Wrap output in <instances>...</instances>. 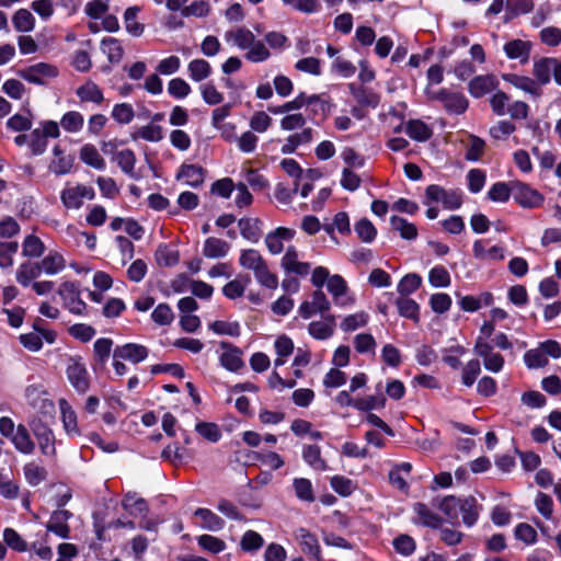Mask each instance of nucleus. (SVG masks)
Listing matches in <instances>:
<instances>
[{"mask_svg": "<svg viewBox=\"0 0 561 561\" xmlns=\"http://www.w3.org/2000/svg\"><path fill=\"white\" fill-rule=\"evenodd\" d=\"M432 203H442L446 209H458L462 204V194L460 190H446L439 185L432 184L425 192V205Z\"/></svg>", "mask_w": 561, "mask_h": 561, "instance_id": "obj_1", "label": "nucleus"}, {"mask_svg": "<svg viewBox=\"0 0 561 561\" xmlns=\"http://www.w3.org/2000/svg\"><path fill=\"white\" fill-rule=\"evenodd\" d=\"M66 375L77 392L83 394L90 389V375L81 357H69Z\"/></svg>", "mask_w": 561, "mask_h": 561, "instance_id": "obj_2", "label": "nucleus"}, {"mask_svg": "<svg viewBox=\"0 0 561 561\" xmlns=\"http://www.w3.org/2000/svg\"><path fill=\"white\" fill-rule=\"evenodd\" d=\"M30 427L35 436L42 454L46 457L56 455L55 435L53 430L41 417H33Z\"/></svg>", "mask_w": 561, "mask_h": 561, "instance_id": "obj_3", "label": "nucleus"}, {"mask_svg": "<svg viewBox=\"0 0 561 561\" xmlns=\"http://www.w3.org/2000/svg\"><path fill=\"white\" fill-rule=\"evenodd\" d=\"M25 399L34 411L44 415L53 416L55 404L48 398V393L43 385H30L25 388Z\"/></svg>", "mask_w": 561, "mask_h": 561, "instance_id": "obj_4", "label": "nucleus"}, {"mask_svg": "<svg viewBox=\"0 0 561 561\" xmlns=\"http://www.w3.org/2000/svg\"><path fill=\"white\" fill-rule=\"evenodd\" d=\"M513 198L524 208H537L543 203V195L526 183L512 182Z\"/></svg>", "mask_w": 561, "mask_h": 561, "instance_id": "obj_5", "label": "nucleus"}, {"mask_svg": "<svg viewBox=\"0 0 561 561\" xmlns=\"http://www.w3.org/2000/svg\"><path fill=\"white\" fill-rule=\"evenodd\" d=\"M58 295L64 300V306L75 314H83L87 305L80 298V290L76 283L64 282L58 289Z\"/></svg>", "mask_w": 561, "mask_h": 561, "instance_id": "obj_6", "label": "nucleus"}, {"mask_svg": "<svg viewBox=\"0 0 561 561\" xmlns=\"http://www.w3.org/2000/svg\"><path fill=\"white\" fill-rule=\"evenodd\" d=\"M61 202L66 208L79 209L83 205V199H93L94 191L82 184L66 186L60 195Z\"/></svg>", "mask_w": 561, "mask_h": 561, "instance_id": "obj_7", "label": "nucleus"}, {"mask_svg": "<svg viewBox=\"0 0 561 561\" xmlns=\"http://www.w3.org/2000/svg\"><path fill=\"white\" fill-rule=\"evenodd\" d=\"M473 352L483 359V365L486 370L499 373L503 368V356L499 353H494L493 346L490 343H484L481 340L476 341Z\"/></svg>", "mask_w": 561, "mask_h": 561, "instance_id": "obj_8", "label": "nucleus"}, {"mask_svg": "<svg viewBox=\"0 0 561 561\" xmlns=\"http://www.w3.org/2000/svg\"><path fill=\"white\" fill-rule=\"evenodd\" d=\"M296 232L294 229L278 227L265 236L264 242L267 251L272 255L280 254L284 251V242L294 239Z\"/></svg>", "mask_w": 561, "mask_h": 561, "instance_id": "obj_9", "label": "nucleus"}, {"mask_svg": "<svg viewBox=\"0 0 561 561\" xmlns=\"http://www.w3.org/2000/svg\"><path fill=\"white\" fill-rule=\"evenodd\" d=\"M306 103H317L320 105L321 111L325 113L328 111V104L320 99L319 95L307 96L305 93L298 94L294 100L286 102L283 105L268 107V111L273 114H284L291 111L301 108Z\"/></svg>", "mask_w": 561, "mask_h": 561, "instance_id": "obj_10", "label": "nucleus"}, {"mask_svg": "<svg viewBox=\"0 0 561 561\" xmlns=\"http://www.w3.org/2000/svg\"><path fill=\"white\" fill-rule=\"evenodd\" d=\"M149 352L146 346L136 343L117 345L113 350V357H122L124 360H128L133 364H138L145 360Z\"/></svg>", "mask_w": 561, "mask_h": 561, "instance_id": "obj_11", "label": "nucleus"}, {"mask_svg": "<svg viewBox=\"0 0 561 561\" xmlns=\"http://www.w3.org/2000/svg\"><path fill=\"white\" fill-rule=\"evenodd\" d=\"M280 266L284 271L299 276H306L310 271V264L299 261L298 251L293 245L286 249Z\"/></svg>", "mask_w": 561, "mask_h": 561, "instance_id": "obj_12", "label": "nucleus"}, {"mask_svg": "<svg viewBox=\"0 0 561 561\" xmlns=\"http://www.w3.org/2000/svg\"><path fill=\"white\" fill-rule=\"evenodd\" d=\"M21 76L28 82L43 84L44 78L57 76V69L48 64L39 62L21 71Z\"/></svg>", "mask_w": 561, "mask_h": 561, "instance_id": "obj_13", "label": "nucleus"}, {"mask_svg": "<svg viewBox=\"0 0 561 561\" xmlns=\"http://www.w3.org/2000/svg\"><path fill=\"white\" fill-rule=\"evenodd\" d=\"M503 50L507 58L517 59L519 64L525 65L529 61L531 43L523 39L508 41Z\"/></svg>", "mask_w": 561, "mask_h": 561, "instance_id": "obj_14", "label": "nucleus"}, {"mask_svg": "<svg viewBox=\"0 0 561 561\" xmlns=\"http://www.w3.org/2000/svg\"><path fill=\"white\" fill-rule=\"evenodd\" d=\"M499 84L497 79L493 75H483L474 77L468 84L469 93L476 98H482L483 95L492 92Z\"/></svg>", "mask_w": 561, "mask_h": 561, "instance_id": "obj_15", "label": "nucleus"}, {"mask_svg": "<svg viewBox=\"0 0 561 561\" xmlns=\"http://www.w3.org/2000/svg\"><path fill=\"white\" fill-rule=\"evenodd\" d=\"M71 516L72 514L69 511H55L46 525L47 530L56 534L60 538H68L70 533L68 520Z\"/></svg>", "mask_w": 561, "mask_h": 561, "instance_id": "obj_16", "label": "nucleus"}, {"mask_svg": "<svg viewBox=\"0 0 561 561\" xmlns=\"http://www.w3.org/2000/svg\"><path fill=\"white\" fill-rule=\"evenodd\" d=\"M220 347L224 350L219 356L220 365L227 370L238 371L243 366L241 351L227 342H221Z\"/></svg>", "mask_w": 561, "mask_h": 561, "instance_id": "obj_17", "label": "nucleus"}, {"mask_svg": "<svg viewBox=\"0 0 561 561\" xmlns=\"http://www.w3.org/2000/svg\"><path fill=\"white\" fill-rule=\"evenodd\" d=\"M334 327L335 318L330 314L322 320L310 322L308 332L316 340H328L333 335Z\"/></svg>", "mask_w": 561, "mask_h": 561, "instance_id": "obj_18", "label": "nucleus"}, {"mask_svg": "<svg viewBox=\"0 0 561 561\" xmlns=\"http://www.w3.org/2000/svg\"><path fill=\"white\" fill-rule=\"evenodd\" d=\"M503 80L507 83L512 84L516 89H519L526 93H529L535 96H539L541 94V89L537 84V82L526 76H519L516 73H504L502 76Z\"/></svg>", "mask_w": 561, "mask_h": 561, "instance_id": "obj_19", "label": "nucleus"}, {"mask_svg": "<svg viewBox=\"0 0 561 561\" xmlns=\"http://www.w3.org/2000/svg\"><path fill=\"white\" fill-rule=\"evenodd\" d=\"M485 240H477L473 243L472 251L477 260L480 261H502L504 259V248L500 245H492L489 249L485 247Z\"/></svg>", "mask_w": 561, "mask_h": 561, "instance_id": "obj_20", "label": "nucleus"}, {"mask_svg": "<svg viewBox=\"0 0 561 561\" xmlns=\"http://www.w3.org/2000/svg\"><path fill=\"white\" fill-rule=\"evenodd\" d=\"M295 538L299 541L302 551L319 560L320 559V546L317 537L306 528H298L295 531Z\"/></svg>", "mask_w": 561, "mask_h": 561, "instance_id": "obj_21", "label": "nucleus"}, {"mask_svg": "<svg viewBox=\"0 0 561 561\" xmlns=\"http://www.w3.org/2000/svg\"><path fill=\"white\" fill-rule=\"evenodd\" d=\"M328 290L333 296L334 302L340 306H346L352 304L353 300L351 298H345V294L347 291L346 282L340 275H332L329 277L327 283Z\"/></svg>", "mask_w": 561, "mask_h": 561, "instance_id": "obj_22", "label": "nucleus"}, {"mask_svg": "<svg viewBox=\"0 0 561 561\" xmlns=\"http://www.w3.org/2000/svg\"><path fill=\"white\" fill-rule=\"evenodd\" d=\"M348 88L351 94L360 106L373 108L378 106L380 102V96L378 93L371 91L370 89L355 85L354 83L348 84Z\"/></svg>", "mask_w": 561, "mask_h": 561, "instance_id": "obj_23", "label": "nucleus"}, {"mask_svg": "<svg viewBox=\"0 0 561 561\" xmlns=\"http://www.w3.org/2000/svg\"><path fill=\"white\" fill-rule=\"evenodd\" d=\"M15 449L24 455L33 454L35 444L31 438L27 428L23 424L16 426L14 435L10 438Z\"/></svg>", "mask_w": 561, "mask_h": 561, "instance_id": "obj_24", "label": "nucleus"}, {"mask_svg": "<svg viewBox=\"0 0 561 561\" xmlns=\"http://www.w3.org/2000/svg\"><path fill=\"white\" fill-rule=\"evenodd\" d=\"M480 511L481 506L473 496L461 499L459 515H461L466 526L471 527L477 523Z\"/></svg>", "mask_w": 561, "mask_h": 561, "instance_id": "obj_25", "label": "nucleus"}, {"mask_svg": "<svg viewBox=\"0 0 561 561\" xmlns=\"http://www.w3.org/2000/svg\"><path fill=\"white\" fill-rule=\"evenodd\" d=\"M230 251V244L219 238L209 237L205 240L203 254L208 259L225 257Z\"/></svg>", "mask_w": 561, "mask_h": 561, "instance_id": "obj_26", "label": "nucleus"}, {"mask_svg": "<svg viewBox=\"0 0 561 561\" xmlns=\"http://www.w3.org/2000/svg\"><path fill=\"white\" fill-rule=\"evenodd\" d=\"M178 180L185 185L197 187L204 182V170L199 165L183 164L178 173Z\"/></svg>", "mask_w": 561, "mask_h": 561, "instance_id": "obj_27", "label": "nucleus"}, {"mask_svg": "<svg viewBox=\"0 0 561 561\" xmlns=\"http://www.w3.org/2000/svg\"><path fill=\"white\" fill-rule=\"evenodd\" d=\"M61 421L66 433L69 436H79L80 431L77 423V414L65 399L59 400Z\"/></svg>", "mask_w": 561, "mask_h": 561, "instance_id": "obj_28", "label": "nucleus"}, {"mask_svg": "<svg viewBox=\"0 0 561 561\" xmlns=\"http://www.w3.org/2000/svg\"><path fill=\"white\" fill-rule=\"evenodd\" d=\"M225 39L228 43H232L238 48L247 50V48L255 41V35L249 28L238 27L226 32Z\"/></svg>", "mask_w": 561, "mask_h": 561, "instance_id": "obj_29", "label": "nucleus"}, {"mask_svg": "<svg viewBox=\"0 0 561 561\" xmlns=\"http://www.w3.org/2000/svg\"><path fill=\"white\" fill-rule=\"evenodd\" d=\"M42 273L46 275H56L65 270L66 261L58 252L48 253L41 262H38Z\"/></svg>", "mask_w": 561, "mask_h": 561, "instance_id": "obj_30", "label": "nucleus"}, {"mask_svg": "<svg viewBox=\"0 0 561 561\" xmlns=\"http://www.w3.org/2000/svg\"><path fill=\"white\" fill-rule=\"evenodd\" d=\"M261 224L257 218H241L238 221L241 236L253 243H256L261 238Z\"/></svg>", "mask_w": 561, "mask_h": 561, "instance_id": "obj_31", "label": "nucleus"}, {"mask_svg": "<svg viewBox=\"0 0 561 561\" xmlns=\"http://www.w3.org/2000/svg\"><path fill=\"white\" fill-rule=\"evenodd\" d=\"M553 68L554 58H542L535 61L533 73L536 79L534 80L537 82L539 87L550 82Z\"/></svg>", "mask_w": 561, "mask_h": 561, "instance_id": "obj_32", "label": "nucleus"}, {"mask_svg": "<svg viewBox=\"0 0 561 561\" xmlns=\"http://www.w3.org/2000/svg\"><path fill=\"white\" fill-rule=\"evenodd\" d=\"M76 93L81 102H91L99 105L104 101L103 92L92 81H88L80 85Z\"/></svg>", "mask_w": 561, "mask_h": 561, "instance_id": "obj_33", "label": "nucleus"}, {"mask_svg": "<svg viewBox=\"0 0 561 561\" xmlns=\"http://www.w3.org/2000/svg\"><path fill=\"white\" fill-rule=\"evenodd\" d=\"M266 260L255 249H245L240 252L239 264L244 270L255 273Z\"/></svg>", "mask_w": 561, "mask_h": 561, "instance_id": "obj_34", "label": "nucleus"}, {"mask_svg": "<svg viewBox=\"0 0 561 561\" xmlns=\"http://www.w3.org/2000/svg\"><path fill=\"white\" fill-rule=\"evenodd\" d=\"M113 341L107 337L98 339L93 344V359L96 366L103 367L112 353Z\"/></svg>", "mask_w": 561, "mask_h": 561, "instance_id": "obj_35", "label": "nucleus"}, {"mask_svg": "<svg viewBox=\"0 0 561 561\" xmlns=\"http://www.w3.org/2000/svg\"><path fill=\"white\" fill-rule=\"evenodd\" d=\"M460 502L461 499L449 495L442 499L437 507L447 517L448 522L455 524L459 519Z\"/></svg>", "mask_w": 561, "mask_h": 561, "instance_id": "obj_36", "label": "nucleus"}, {"mask_svg": "<svg viewBox=\"0 0 561 561\" xmlns=\"http://www.w3.org/2000/svg\"><path fill=\"white\" fill-rule=\"evenodd\" d=\"M304 460L313 469L318 471H325L328 465L321 457V449L317 445H306L302 449Z\"/></svg>", "mask_w": 561, "mask_h": 561, "instance_id": "obj_37", "label": "nucleus"}, {"mask_svg": "<svg viewBox=\"0 0 561 561\" xmlns=\"http://www.w3.org/2000/svg\"><path fill=\"white\" fill-rule=\"evenodd\" d=\"M190 78L195 82L206 80L211 75L210 64L202 58L193 59L187 66Z\"/></svg>", "mask_w": 561, "mask_h": 561, "instance_id": "obj_38", "label": "nucleus"}, {"mask_svg": "<svg viewBox=\"0 0 561 561\" xmlns=\"http://www.w3.org/2000/svg\"><path fill=\"white\" fill-rule=\"evenodd\" d=\"M413 510L417 515V523L431 528H438L440 526L442 518L433 513L425 504L415 503Z\"/></svg>", "mask_w": 561, "mask_h": 561, "instance_id": "obj_39", "label": "nucleus"}, {"mask_svg": "<svg viewBox=\"0 0 561 561\" xmlns=\"http://www.w3.org/2000/svg\"><path fill=\"white\" fill-rule=\"evenodd\" d=\"M195 516L199 517L203 522L202 527L210 531H219L225 526V520L207 508H197Z\"/></svg>", "mask_w": 561, "mask_h": 561, "instance_id": "obj_40", "label": "nucleus"}, {"mask_svg": "<svg viewBox=\"0 0 561 561\" xmlns=\"http://www.w3.org/2000/svg\"><path fill=\"white\" fill-rule=\"evenodd\" d=\"M23 472L25 480L32 486L41 484L47 478L46 469L36 463L35 461L25 463L23 467Z\"/></svg>", "mask_w": 561, "mask_h": 561, "instance_id": "obj_41", "label": "nucleus"}, {"mask_svg": "<svg viewBox=\"0 0 561 561\" xmlns=\"http://www.w3.org/2000/svg\"><path fill=\"white\" fill-rule=\"evenodd\" d=\"M114 161L117 163V165L121 168V170L131 176L136 178L135 175V163H136V157L133 150L130 149H124L115 153Z\"/></svg>", "mask_w": 561, "mask_h": 561, "instance_id": "obj_42", "label": "nucleus"}, {"mask_svg": "<svg viewBox=\"0 0 561 561\" xmlns=\"http://www.w3.org/2000/svg\"><path fill=\"white\" fill-rule=\"evenodd\" d=\"M80 159L88 165L103 170L105 168V160L99 153L98 149L92 145H84L80 150Z\"/></svg>", "mask_w": 561, "mask_h": 561, "instance_id": "obj_43", "label": "nucleus"}, {"mask_svg": "<svg viewBox=\"0 0 561 561\" xmlns=\"http://www.w3.org/2000/svg\"><path fill=\"white\" fill-rule=\"evenodd\" d=\"M84 125V117L80 112L69 111L65 113L60 119V126L64 130L76 134L79 133Z\"/></svg>", "mask_w": 561, "mask_h": 561, "instance_id": "obj_44", "label": "nucleus"}, {"mask_svg": "<svg viewBox=\"0 0 561 561\" xmlns=\"http://www.w3.org/2000/svg\"><path fill=\"white\" fill-rule=\"evenodd\" d=\"M125 511L134 516H142L147 512V503L142 497H138L135 493H127L122 502Z\"/></svg>", "mask_w": 561, "mask_h": 561, "instance_id": "obj_45", "label": "nucleus"}, {"mask_svg": "<svg viewBox=\"0 0 561 561\" xmlns=\"http://www.w3.org/2000/svg\"><path fill=\"white\" fill-rule=\"evenodd\" d=\"M42 274L38 263L26 262L16 271V280L24 287Z\"/></svg>", "mask_w": 561, "mask_h": 561, "instance_id": "obj_46", "label": "nucleus"}, {"mask_svg": "<svg viewBox=\"0 0 561 561\" xmlns=\"http://www.w3.org/2000/svg\"><path fill=\"white\" fill-rule=\"evenodd\" d=\"M12 23L18 32L26 33L34 28L35 19L28 10L20 9L14 13Z\"/></svg>", "mask_w": 561, "mask_h": 561, "instance_id": "obj_47", "label": "nucleus"}, {"mask_svg": "<svg viewBox=\"0 0 561 561\" xmlns=\"http://www.w3.org/2000/svg\"><path fill=\"white\" fill-rule=\"evenodd\" d=\"M390 225L403 239L413 240L417 237L416 227L402 217L392 216L390 218Z\"/></svg>", "mask_w": 561, "mask_h": 561, "instance_id": "obj_48", "label": "nucleus"}, {"mask_svg": "<svg viewBox=\"0 0 561 561\" xmlns=\"http://www.w3.org/2000/svg\"><path fill=\"white\" fill-rule=\"evenodd\" d=\"M138 12V7H129L124 13L125 28L133 36H140L145 31L144 24L137 21Z\"/></svg>", "mask_w": 561, "mask_h": 561, "instance_id": "obj_49", "label": "nucleus"}, {"mask_svg": "<svg viewBox=\"0 0 561 561\" xmlns=\"http://www.w3.org/2000/svg\"><path fill=\"white\" fill-rule=\"evenodd\" d=\"M101 49L111 62H118L123 57V48L117 38H103L101 42Z\"/></svg>", "mask_w": 561, "mask_h": 561, "instance_id": "obj_50", "label": "nucleus"}, {"mask_svg": "<svg viewBox=\"0 0 561 561\" xmlns=\"http://www.w3.org/2000/svg\"><path fill=\"white\" fill-rule=\"evenodd\" d=\"M133 138H141L146 141L158 142L163 138V130L161 126L150 123L146 126L138 128L133 134Z\"/></svg>", "mask_w": 561, "mask_h": 561, "instance_id": "obj_51", "label": "nucleus"}, {"mask_svg": "<svg viewBox=\"0 0 561 561\" xmlns=\"http://www.w3.org/2000/svg\"><path fill=\"white\" fill-rule=\"evenodd\" d=\"M293 486L295 490V494L299 500L309 503L316 500L312 483L309 479L296 478L294 479Z\"/></svg>", "mask_w": 561, "mask_h": 561, "instance_id": "obj_52", "label": "nucleus"}, {"mask_svg": "<svg viewBox=\"0 0 561 561\" xmlns=\"http://www.w3.org/2000/svg\"><path fill=\"white\" fill-rule=\"evenodd\" d=\"M254 277L256 282L268 289H276L278 286V277L275 273L270 271L268 264L265 261L260 270L255 271Z\"/></svg>", "mask_w": 561, "mask_h": 561, "instance_id": "obj_53", "label": "nucleus"}, {"mask_svg": "<svg viewBox=\"0 0 561 561\" xmlns=\"http://www.w3.org/2000/svg\"><path fill=\"white\" fill-rule=\"evenodd\" d=\"M468 100L461 93L450 92L445 99L444 107L453 114H462L468 108Z\"/></svg>", "mask_w": 561, "mask_h": 561, "instance_id": "obj_54", "label": "nucleus"}, {"mask_svg": "<svg viewBox=\"0 0 561 561\" xmlns=\"http://www.w3.org/2000/svg\"><path fill=\"white\" fill-rule=\"evenodd\" d=\"M405 133L414 140L425 141L432 136L430 127L421 121H410L407 125Z\"/></svg>", "mask_w": 561, "mask_h": 561, "instance_id": "obj_55", "label": "nucleus"}, {"mask_svg": "<svg viewBox=\"0 0 561 561\" xmlns=\"http://www.w3.org/2000/svg\"><path fill=\"white\" fill-rule=\"evenodd\" d=\"M270 56V50L262 41L255 39L253 44L247 48L245 58L251 62H263L267 60Z\"/></svg>", "mask_w": 561, "mask_h": 561, "instance_id": "obj_56", "label": "nucleus"}, {"mask_svg": "<svg viewBox=\"0 0 561 561\" xmlns=\"http://www.w3.org/2000/svg\"><path fill=\"white\" fill-rule=\"evenodd\" d=\"M422 284V278L420 275L411 273L407 274L398 284V293L401 297H408L412 293H414Z\"/></svg>", "mask_w": 561, "mask_h": 561, "instance_id": "obj_57", "label": "nucleus"}, {"mask_svg": "<svg viewBox=\"0 0 561 561\" xmlns=\"http://www.w3.org/2000/svg\"><path fill=\"white\" fill-rule=\"evenodd\" d=\"M524 362L529 369H535L545 367L548 364V358L540 346H538L536 348L528 350L524 354Z\"/></svg>", "mask_w": 561, "mask_h": 561, "instance_id": "obj_58", "label": "nucleus"}, {"mask_svg": "<svg viewBox=\"0 0 561 561\" xmlns=\"http://www.w3.org/2000/svg\"><path fill=\"white\" fill-rule=\"evenodd\" d=\"M263 545V537L254 530L245 531L240 541L241 549L247 552L257 551Z\"/></svg>", "mask_w": 561, "mask_h": 561, "instance_id": "obj_59", "label": "nucleus"}, {"mask_svg": "<svg viewBox=\"0 0 561 561\" xmlns=\"http://www.w3.org/2000/svg\"><path fill=\"white\" fill-rule=\"evenodd\" d=\"M511 195L513 196L512 182L510 184L497 182L493 184L488 192V197L499 203L508 201Z\"/></svg>", "mask_w": 561, "mask_h": 561, "instance_id": "obj_60", "label": "nucleus"}, {"mask_svg": "<svg viewBox=\"0 0 561 561\" xmlns=\"http://www.w3.org/2000/svg\"><path fill=\"white\" fill-rule=\"evenodd\" d=\"M400 316L413 320L419 319V305L411 298L400 297L396 300Z\"/></svg>", "mask_w": 561, "mask_h": 561, "instance_id": "obj_61", "label": "nucleus"}, {"mask_svg": "<svg viewBox=\"0 0 561 561\" xmlns=\"http://www.w3.org/2000/svg\"><path fill=\"white\" fill-rule=\"evenodd\" d=\"M368 322V314L364 311L350 314L341 322V329L345 332H352L358 328L365 327Z\"/></svg>", "mask_w": 561, "mask_h": 561, "instance_id": "obj_62", "label": "nucleus"}, {"mask_svg": "<svg viewBox=\"0 0 561 561\" xmlns=\"http://www.w3.org/2000/svg\"><path fill=\"white\" fill-rule=\"evenodd\" d=\"M355 232L357 233L358 238L366 243L371 242L377 234V230L375 226L371 224L370 220L363 218L355 224Z\"/></svg>", "mask_w": 561, "mask_h": 561, "instance_id": "obj_63", "label": "nucleus"}, {"mask_svg": "<svg viewBox=\"0 0 561 561\" xmlns=\"http://www.w3.org/2000/svg\"><path fill=\"white\" fill-rule=\"evenodd\" d=\"M195 431L211 443H216L221 437V432L217 424L210 422H199L195 426Z\"/></svg>", "mask_w": 561, "mask_h": 561, "instance_id": "obj_64", "label": "nucleus"}]
</instances>
